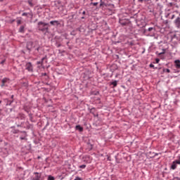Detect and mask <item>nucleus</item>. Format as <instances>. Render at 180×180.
<instances>
[{
	"label": "nucleus",
	"instance_id": "obj_26",
	"mask_svg": "<svg viewBox=\"0 0 180 180\" xmlns=\"http://www.w3.org/2000/svg\"><path fill=\"white\" fill-rule=\"evenodd\" d=\"M93 5L94 6H96L98 5V3H94Z\"/></svg>",
	"mask_w": 180,
	"mask_h": 180
},
{
	"label": "nucleus",
	"instance_id": "obj_34",
	"mask_svg": "<svg viewBox=\"0 0 180 180\" xmlns=\"http://www.w3.org/2000/svg\"><path fill=\"white\" fill-rule=\"evenodd\" d=\"M11 98H13V96H12V97Z\"/></svg>",
	"mask_w": 180,
	"mask_h": 180
},
{
	"label": "nucleus",
	"instance_id": "obj_20",
	"mask_svg": "<svg viewBox=\"0 0 180 180\" xmlns=\"http://www.w3.org/2000/svg\"><path fill=\"white\" fill-rule=\"evenodd\" d=\"M153 29H154L153 27H149L148 30V32H151V30H153Z\"/></svg>",
	"mask_w": 180,
	"mask_h": 180
},
{
	"label": "nucleus",
	"instance_id": "obj_32",
	"mask_svg": "<svg viewBox=\"0 0 180 180\" xmlns=\"http://www.w3.org/2000/svg\"><path fill=\"white\" fill-rule=\"evenodd\" d=\"M160 54H164V53H160Z\"/></svg>",
	"mask_w": 180,
	"mask_h": 180
},
{
	"label": "nucleus",
	"instance_id": "obj_7",
	"mask_svg": "<svg viewBox=\"0 0 180 180\" xmlns=\"http://www.w3.org/2000/svg\"><path fill=\"white\" fill-rule=\"evenodd\" d=\"M27 50L30 51L32 49H33V42L32 41H28L27 43Z\"/></svg>",
	"mask_w": 180,
	"mask_h": 180
},
{
	"label": "nucleus",
	"instance_id": "obj_17",
	"mask_svg": "<svg viewBox=\"0 0 180 180\" xmlns=\"http://www.w3.org/2000/svg\"><path fill=\"white\" fill-rule=\"evenodd\" d=\"M163 71L164 72H168V73L171 72V70H169V69H164Z\"/></svg>",
	"mask_w": 180,
	"mask_h": 180
},
{
	"label": "nucleus",
	"instance_id": "obj_23",
	"mask_svg": "<svg viewBox=\"0 0 180 180\" xmlns=\"http://www.w3.org/2000/svg\"><path fill=\"white\" fill-rule=\"evenodd\" d=\"M74 180H82V179L79 177H76Z\"/></svg>",
	"mask_w": 180,
	"mask_h": 180
},
{
	"label": "nucleus",
	"instance_id": "obj_8",
	"mask_svg": "<svg viewBox=\"0 0 180 180\" xmlns=\"http://www.w3.org/2000/svg\"><path fill=\"white\" fill-rule=\"evenodd\" d=\"M174 22H175V25H176V27H179H179H180V18L178 17V18L175 20Z\"/></svg>",
	"mask_w": 180,
	"mask_h": 180
},
{
	"label": "nucleus",
	"instance_id": "obj_27",
	"mask_svg": "<svg viewBox=\"0 0 180 180\" xmlns=\"http://www.w3.org/2000/svg\"><path fill=\"white\" fill-rule=\"evenodd\" d=\"M138 1H139V2H141V3L144 2V0H138Z\"/></svg>",
	"mask_w": 180,
	"mask_h": 180
},
{
	"label": "nucleus",
	"instance_id": "obj_21",
	"mask_svg": "<svg viewBox=\"0 0 180 180\" xmlns=\"http://www.w3.org/2000/svg\"><path fill=\"white\" fill-rule=\"evenodd\" d=\"M20 139V140H26V137H25V136L24 137L21 136Z\"/></svg>",
	"mask_w": 180,
	"mask_h": 180
},
{
	"label": "nucleus",
	"instance_id": "obj_6",
	"mask_svg": "<svg viewBox=\"0 0 180 180\" xmlns=\"http://www.w3.org/2000/svg\"><path fill=\"white\" fill-rule=\"evenodd\" d=\"M22 16H27V18H30V19H33V12L30 11V13H23Z\"/></svg>",
	"mask_w": 180,
	"mask_h": 180
},
{
	"label": "nucleus",
	"instance_id": "obj_16",
	"mask_svg": "<svg viewBox=\"0 0 180 180\" xmlns=\"http://www.w3.org/2000/svg\"><path fill=\"white\" fill-rule=\"evenodd\" d=\"M54 179H56L54 178V176H51V175H49V176H48V180H54Z\"/></svg>",
	"mask_w": 180,
	"mask_h": 180
},
{
	"label": "nucleus",
	"instance_id": "obj_3",
	"mask_svg": "<svg viewBox=\"0 0 180 180\" xmlns=\"http://www.w3.org/2000/svg\"><path fill=\"white\" fill-rule=\"evenodd\" d=\"M25 70H28L29 72H33V65H32V63L28 62L26 63Z\"/></svg>",
	"mask_w": 180,
	"mask_h": 180
},
{
	"label": "nucleus",
	"instance_id": "obj_18",
	"mask_svg": "<svg viewBox=\"0 0 180 180\" xmlns=\"http://www.w3.org/2000/svg\"><path fill=\"white\" fill-rule=\"evenodd\" d=\"M17 24L21 25L22 24V20H17Z\"/></svg>",
	"mask_w": 180,
	"mask_h": 180
},
{
	"label": "nucleus",
	"instance_id": "obj_14",
	"mask_svg": "<svg viewBox=\"0 0 180 180\" xmlns=\"http://www.w3.org/2000/svg\"><path fill=\"white\" fill-rule=\"evenodd\" d=\"M44 60H46V57L42 58L41 61L37 62V64H41L43 65V63L44 62Z\"/></svg>",
	"mask_w": 180,
	"mask_h": 180
},
{
	"label": "nucleus",
	"instance_id": "obj_13",
	"mask_svg": "<svg viewBox=\"0 0 180 180\" xmlns=\"http://www.w3.org/2000/svg\"><path fill=\"white\" fill-rule=\"evenodd\" d=\"M18 32L20 33H23L25 32V26L24 25H21L19 28Z\"/></svg>",
	"mask_w": 180,
	"mask_h": 180
},
{
	"label": "nucleus",
	"instance_id": "obj_15",
	"mask_svg": "<svg viewBox=\"0 0 180 180\" xmlns=\"http://www.w3.org/2000/svg\"><path fill=\"white\" fill-rule=\"evenodd\" d=\"M111 85H113L114 87L117 86V81H114L111 83Z\"/></svg>",
	"mask_w": 180,
	"mask_h": 180
},
{
	"label": "nucleus",
	"instance_id": "obj_24",
	"mask_svg": "<svg viewBox=\"0 0 180 180\" xmlns=\"http://www.w3.org/2000/svg\"><path fill=\"white\" fill-rule=\"evenodd\" d=\"M150 68H154V65L150 64Z\"/></svg>",
	"mask_w": 180,
	"mask_h": 180
},
{
	"label": "nucleus",
	"instance_id": "obj_10",
	"mask_svg": "<svg viewBox=\"0 0 180 180\" xmlns=\"http://www.w3.org/2000/svg\"><path fill=\"white\" fill-rule=\"evenodd\" d=\"M174 64H175L176 68H177V69L180 68V60H176L174 61Z\"/></svg>",
	"mask_w": 180,
	"mask_h": 180
},
{
	"label": "nucleus",
	"instance_id": "obj_31",
	"mask_svg": "<svg viewBox=\"0 0 180 180\" xmlns=\"http://www.w3.org/2000/svg\"><path fill=\"white\" fill-rule=\"evenodd\" d=\"M84 13H85V11L83 12V14H84Z\"/></svg>",
	"mask_w": 180,
	"mask_h": 180
},
{
	"label": "nucleus",
	"instance_id": "obj_5",
	"mask_svg": "<svg viewBox=\"0 0 180 180\" xmlns=\"http://www.w3.org/2000/svg\"><path fill=\"white\" fill-rule=\"evenodd\" d=\"M41 178V174L35 172L34 176L32 178V180H40Z\"/></svg>",
	"mask_w": 180,
	"mask_h": 180
},
{
	"label": "nucleus",
	"instance_id": "obj_29",
	"mask_svg": "<svg viewBox=\"0 0 180 180\" xmlns=\"http://www.w3.org/2000/svg\"><path fill=\"white\" fill-rule=\"evenodd\" d=\"M100 5H101V6H102V5H103V3H101Z\"/></svg>",
	"mask_w": 180,
	"mask_h": 180
},
{
	"label": "nucleus",
	"instance_id": "obj_11",
	"mask_svg": "<svg viewBox=\"0 0 180 180\" xmlns=\"http://www.w3.org/2000/svg\"><path fill=\"white\" fill-rule=\"evenodd\" d=\"M75 129L76 130H79V131H84V128L81 125H77Z\"/></svg>",
	"mask_w": 180,
	"mask_h": 180
},
{
	"label": "nucleus",
	"instance_id": "obj_9",
	"mask_svg": "<svg viewBox=\"0 0 180 180\" xmlns=\"http://www.w3.org/2000/svg\"><path fill=\"white\" fill-rule=\"evenodd\" d=\"M50 24L52 25V26H58L60 22L58 20H53L50 22Z\"/></svg>",
	"mask_w": 180,
	"mask_h": 180
},
{
	"label": "nucleus",
	"instance_id": "obj_33",
	"mask_svg": "<svg viewBox=\"0 0 180 180\" xmlns=\"http://www.w3.org/2000/svg\"><path fill=\"white\" fill-rule=\"evenodd\" d=\"M2 101H0V103H1Z\"/></svg>",
	"mask_w": 180,
	"mask_h": 180
},
{
	"label": "nucleus",
	"instance_id": "obj_19",
	"mask_svg": "<svg viewBox=\"0 0 180 180\" xmlns=\"http://www.w3.org/2000/svg\"><path fill=\"white\" fill-rule=\"evenodd\" d=\"M79 168H82V169L86 168V165H80Z\"/></svg>",
	"mask_w": 180,
	"mask_h": 180
},
{
	"label": "nucleus",
	"instance_id": "obj_2",
	"mask_svg": "<svg viewBox=\"0 0 180 180\" xmlns=\"http://www.w3.org/2000/svg\"><path fill=\"white\" fill-rule=\"evenodd\" d=\"M177 164L180 165V155L177 156V160H174L171 166V169H176Z\"/></svg>",
	"mask_w": 180,
	"mask_h": 180
},
{
	"label": "nucleus",
	"instance_id": "obj_4",
	"mask_svg": "<svg viewBox=\"0 0 180 180\" xmlns=\"http://www.w3.org/2000/svg\"><path fill=\"white\" fill-rule=\"evenodd\" d=\"M9 82V79L8 78H4L1 80V88H4V86H8V84H6V83Z\"/></svg>",
	"mask_w": 180,
	"mask_h": 180
},
{
	"label": "nucleus",
	"instance_id": "obj_28",
	"mask_svg": "<svg viewBox=\"0 0 180 180\" xmlns=\"http://www.w3.org/2000/svg\"><path fill=\"white\" fill-rule=\"evenodd\" d=\"M40 47L37 48V51H39Z\"/></svg>",
	"mask_w": 180,
	"mask_h": 180
},
{
	"label": "nucleus",
	"instance_id": "obj_25",
	"mask_svg": "<svg viewBox=\"0 0 180 180\" xmlns=\"http://www.w3.org/2000/svg\"><path fill=\"white\" fill-rule=\"evenodd\" d=\"M5 60H3L1 62V64H4L5 63Z\"/></svg>",
	"mask_w": 180,
	"mask_h": 180
},
{
	"label": "nucleus",
	"instance_id": "obj_22",
	"mask_svg": "<svg viewBox=\"0 0 180 180\" xmlns=\"http://www.w3.org/2000/svg\"><path fill=\"white\" fill-rule=\"evenodd\" d=\"M155 61H156V64H158V63H160V60L158 58H156Z\"/></svg>",
	"mask_w": 180,
	"mask_h": 180
},
{
	"label": "nucleus",
	"instance_id": "obj_30",
	"mask_svg": "<svg viewBox=\"0 0 180 180\" xmlns=\"http://www.w3.org/2000/svg\"><path fill=\"white\" fill-rule=\"evenodd\" d=\"M175 15H172V19H174V17Z\"/></svg>",
	"mask_w": 180,
	"mask_h": 180
},
{
	"label": "nucleus",
	"instance_id": "obj_12",
	"mask_svg": "<svg viewBox=\"0 0 180 180\" xmlns=\"http://www.w3.org/2000/svg\"><path fill=\"white\" fill-rule=\"evenodd\" d=\"M28 4L32 8V6H34V0H28Z\"/></svg>",
	"mask_w": 180,
	"mask_h": 180
},
{
	"label": "nucleus",
	"instance_id": "obj_1",
	"mask_svg": "<svg viewBox=\"0 0 180 180\" xmlns=\"http://www.w3.org/2000/svg\"><path fill=\"white\" fill-rule=\"evenodd\" d=\"M46 26H49V23L43 22H38V29L39 30H41V32L49 30V27Z\"/></svg>",
	"mask_w": 180,
	"mask_h": 180
}]
</instances>
